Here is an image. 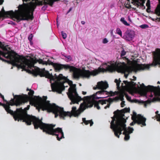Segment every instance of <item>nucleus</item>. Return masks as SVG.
I'll return each instance as SVG.
<instances>
[{"label": "nucleus", "mask_w": 160, "mask_h": 160, "mask_svg": "<svg viewBox=\"0 0 160 160\" xmlns=\"http://www.w3.org/2000/svg\"><path fill=\"white\" fill-rule=\"evenodd\" d=\"M30 107V105L27 106L24 109L21 108L23 110V119L20 118L19 120L16 121H19V120H22L23 122H25L27 125H30L32 123L35 129H37L38 128L42 130L43 132L47 134L56 136L57 139L60 141L61 139L64 138V133L61 128H57L54 129L55 124H47L43 123L42 122V119H40L38 118L33 116H30L28 115L26 111L28 110Z\"/></svg>", "instance_id": "f257e3e1"}, {"label": "nucleus", "mask_w": 160, "mask_h": 160, "mask_svg": "<svg viewBox=\"0 0 160 160\" xmlns=\"http://www.w3.org/2000/svg\"><path fill=\"white\" fill-rule=\"evenodd\" d=\"M39 98L38 101L32 100L30 101V104L32 106L34 105L39 111L40 109H42L43 111L47 110L48 112H52L54 114L56 118L58 116L63 118L65 116L70 114L69 112H64L63 108L60 107L54 103L51 104L49 101H47V96H44L42 98Z\"/></svg>", "instance_id": "f03ea898"}, {"label": "nucleus", "mask_w": 160, "mask_h": 160, "mask_svg": "<svg viewBox=\"0 0 160 160\" xmlns=\"http://www.w3.org/2000/svg\"><path fill=\"white\" fill-rule=\"evenodd\" d=\"M14 98L12 99L9 102H7L6 104H3L0 102V105L2 106L8 113H9L13 117L15 121L19 120L20 118L23 119V110L21 108H17L15 111L13 112L11 109L10 106L15 105L19 106L24 104L27 102L28 97L27 95L22 96L20 95H15Z\"/></svg>", "instance_id": "7ed1b4c3"}, {"label": "nucleus", "mask_w": 160, "mask_h": 160, "mask_svg": "<svg viewBox=\"0 0 160 160\" xmlns=\"http://www.w3.org/2000/svg\"><path fill=\"white\" fill-rule=\"evenodd\" d=\"M114 122L115 119L113 118L111 122L110 128L112 129L115 135L119 138V135L122 133V132L123 131L122 134L125 135L124 140H128L130 138L129 134L133 132V129L130 127L127 128L125 123L126 120L125 118L118 117L116 123H114Z\"/></svg>", "instance_id": "20e7f679"}, {"label": "nucleus", "mask_w": 160, "mask_h": 160, "mask_svg": "<svg viewBox=\"0 0 160 160\" xmlns=\"http://www.w3.org/2000/svg\"><path fill=\"white\" fill-rule=\"evenodd\" d=\"M28 4H24V5H19L18 7V10L14 12L11 10L6 12L3 8L2 9V14L3 15L10 16L13 20L16 19L18 22L22 20H28L31 17H30L29 12L28 9Z\"/></svg>", "instance_id": "39448f33"}, {"label": "nucleus", "mask_w": 160, "mask_h": 160, "mask_svg": "<svg viewBox=\"0 0 160 160\" xmlns=\"http://www.w3.org/2000/svg\"><path fill=\"white\" fill-rule=\"evenodd\" d=\"M21 58H17L18 60H21L20 63L19 65L18 68H20L25 70H27V68L31 69L32 68H34V65L37 62L40 64L45 65V62L42 59H37L34 58L30 57L29 59H28L22 56H21Z\"/></svg>", "instance_id": "423d86ee"}, {"label": "nucleus", "mask_w": 160, "mask_h": 160, "mask_svg": "<svg viewBox=\"0 0 160 160\" xmlns=\"http://www.w3.org/2000/svg\"><path fill=\"white\" fill-rule=\"evenodd\" d=\"M52 78H49L51 82L52 81L54 82L53 83H51L52 90L53 92H57L61 94L62 91L65 89V88L63 82H61L60 81L64 80V77L61 74H59L58 76H57L55 74L54 76L52 75Z\"/></svg>", "instance_id": "0eeeda50"}, {"label": "nucleus", "mask_w": 160, "mask_h": 160, "mask_svg": "<svg viewBox=\"0 0 160 160\" xmlns=\"http://www.w3.org/2000/svg\"><path fill=\"white\" fill-rule=\"evenodd\" d=\"M94 104V102L92 103L91 102H84L83 103H82L80 104L79 108L78 110H77V108L76 107H73L72 108V110L71 112H69L70 113V114L68 115H67L65 116L64 117H61L59 116L60 118H62L63 120L65 119V118L66 117H71L72 115L74 116V117L78 116L81 112H83L86 108H91L92 107Z\"/></svg>", "instance_id": "6e6552de"}, {"label": "nucleus", "mask_w": 160, "mask_h": 160, "mask_svg": "<svg viewBox=\"0 0 160 160\" xmlns=\"http://www.w3.org/2000/svg\"><path fill=\"white\" fill-rule=\"evenodd\" d=\"M110 65H107L106 69L99 68L98 70V73L101 72H104L106 71L110 72H112L116 71L118 72H124L125 67L122 65L121 63L115 62V63L111 62L110 63Z\"/></svg>", "instance_id": "1a4fd4ad"}, {"label": "nucleus", "mask_w": 160, "mask_h": 160, "mask_svg": "<svg viewBox=\"0 0 160 160\" xmlns=\"http://www.w3.org/2000/svg\"><path fill=\"white\" fill-rule=\"evenodd\" d=\"M67 94L68 98L73 103H78L79 102L83 100L81 97L78 95L75 87H70Z\"/></svg>", "instance_id": "9d476101"}, {"label": "nucleus", "mask_w": 160, "mask_h": 160, "mask_svg": "<svg viewBox=\"0 0 160 160\" xmlns=\"http://www.w3.org/2000/svg\"><path fill=\"white\" fill-rule=\"evenodd\" d=\"M108 87V83L106 82H103L102 81L98 82L97 88L101 90L96 92V94H104L105 93L107 95L109 94L111 96H114V93L112 91L109 92L105 90Z\"/></svg>", "instance_id": "9b49d317"}, {"label": "nucleus", "mask_w": 160, "mask_h": 160, "mask_svg": "<svg viewBox=\"0 0 160 160\" xmlns=\"http://www.w3.org/2000/svg\"><path fill=\"white\" fill-rule=\"evenodd\" d=\"M32 1L34 0H32ZM35 2H31L28 3H23L22 5H24V4H28V9L29 12V15L31 18L28 19V20H32L34 18L33 16V12L35 9L36 8L37 5H42L43 4V2L42 1H38V0H35Z\"/></svg>", "instance_id": "f8f14e48"}, {"label": "nucleus", "mask_w": 160, "mask_h": 160, "mask_svg": "<svg viewBox=\"0 0 160 160\" xmlns=\"http://www.w3.org/2000/svg\"><path fill=\"white\" fill-rule=\"evenodd\" d=\"M141 90L145 92H153L154 94L160 96V87L159 86L154 87L153 86H145L144 84L142 83L140 85Z\"/></svg>", "instance_id": "ddd939ff"}, {"label": "nucleus", "mask_w": 160, "mask_h": 160, "mask_svg": "<svg viewBox=\"0 0 160 160\" xmlns=\"http://www.w3.org/2000/svg\"><path fill=\"white\" fill-rule=\"evenodd\" d=\"M130 111V109L129 108H125L121 110H117L116 111H114L113 112V114H114V116L112 118V121H113V119L114 118L115 123H116V122L117 120V117H119L120 118H124L123 117L124 116V113L129 112Z\"/></svg>", "instance_id": "4468645a"}, {"label": "nucleus", "mask_w": 160, "mask_h": 160, "mask_svg": "<svg viewBox=\"0 0 160 160\" xmlns=\"http://www.w3.org/2000/svg\"><path fill=\"white\" fill-rule=\"evenodd\" d=\"M119 99V98L118 96H117L115 97V98L112 99V98H109L108 99L106 100H99L98 101H94V104L95 107H96L99 110L100 109V108L99 105V104H101L103 105L104 104H106L107 102H112L114 100L117 101Z\"/></svg>", "instance_id": "2eb2a0df"}, {"label": "nucleus", "mask_w": 160, "mask_h": 160, "mask_svg": "<svg viewBox=\"0 0 160 160\" xmlns=\"http://www.w3.org/2000/svg\"><path fill=\"white\" fill-rule=\"evenodd\" d=\"M152 53L153 61L151 65L155 66L158 64L160 65V48H156L155 51L152 52Z\"/></svg>", "instance_id": "dca6fc26"}, {"label": "nucleus", "mask_w": 160, "mask_h": 160, "mask_svg": "<svg viewBox=\"0 0 160 160\" xmlns=\"http://www.w3.org/2000/svg\"><path fill=\"white\" fill-rule=\"evenodd\" d=\"M132 120L133 121L130 124L131 126L133 125L135 123H137L138 125L141 124V126L142 127L146 126L145 122L146 119L140 114H138V119H135Z\"/></svg>", "instance_id": "f3484780"}, {"label": "nucleus", "mask_w": 160, "mask_h": 160, "mask_svg": "<svg viewBox=\"0 0 160 160\" xmlns=\"http://www.w3.org/2000/svg\"><path fill=\"white\" fill-rule=\"evenodd\" d=\"M98 74V71L95 69L92 72L89 70H83L81 71V77L82 78H89L91 75L95 76Z\"/></svg>", "instance_id": "a211bd4d"}, {"label": "nucleus", "mask_w": 160, "mask_h": 160, "mask_svg": "<svg viewBox=\"0 0 160 160\" xmlns=\"http://www.w3.org/2000/svg\"><path fill=\"white\" fill-rule=\"evenodd\" d=\"M69 69L70 72H73L72 76L74 78L78 79L81 77V69L73 66L69 65Z\"/></svg>", "instance_id": "6ab92c4d"}, {"label": "nucleus", "mask_w": 160, "mask_h": 160, "mask_svg": "<svg viewBox=\"0 0 160 160\" xmlns=\"http://www.w3.org/2000/svg\"><path fill=\"white\" fill-rule=\"evenodd\" d=\"M35 74L36 76L37 75H39L41 77H45L46 78H52V73L50 74L48 71H46L44 68L42 70H41L39 69L36 71H35Z\"/></svg>", "instance_id": "aec40b11"}, {"label": "nucleus", "mask_w": 160, "mask_h": 160, "mask_svg": "<svg viewBox=\"0 0 160 160\" xmlns=\"http://www.w3.org/2000/svg\"><path fill=\"white\" fill-rule=\"evenodd\" d=\"M150 68V65L148 64H142L137 63L133 67V71L136 72L139 70H144L145 69H148Z\"/></svg>", "instance_id": "412c9836"}, {"label": "nucleus", "mask_w": 160, "mask_h": 160, "mask_svg": "<svg viewBox=\"0 0 160 160\" xmlns=\"http://www.w3.org/2000/svg\"><path fill=\"white\" fill-rule=\"evenodd\" d=\"M69 65L68 64H62L59 63H55L53 66L55 71L56 72L59 71L62 69L65 70H68L69 69Z\"/></svg>", "instance_id": "4be33fe9"}, {"label": "nucleus", "mask_w": 160, "mask_h": 160, "mask_svg": "<svg viewBox=\"0 0 160 160\" xmlns=\"http://www.w3.org/2000/svg\"><path fill=\"white\" fill-rule=\"evenodd\" d=\"M125 34L124 36L125 38L128 41L132 40L134 37V33L133 31H127L125 32Z\"/></svg>", "instance_id": "5701e85b"}, {"label": "nucleus", "mask_w": 160, "mask_h": 160, "mask_svg": "<svg viewBox=\"0 0 160 160\" xmlns=\"http://www.w3.org/2000/svg\"><path fill=\"white\" fill-rule=\"evenodd\" d=\"M159 4L158 5L154 11V13L158 16H160V0H158Z\"/></svg>", "instance_id": "b1692460"}, {"label": "nucleus", "mask_w": 160, "mask_h": 160, "mask_svg": "<svg viewBox=\"0 0 160 160\" xmlns=\"http://www.w3.org/2000/svg\"><path fill=\"white\" fill-rule=\"evenodd\" d=\"M82 121H83V122L86 125H87L90 123V126H91L93 124V122L92 120H86L85 118H82Z\"/></svg>", "instance_id": "393cba45"}, {"label": "nucleus", "mask_w": 160, "mask_h": 160, "mask_svg": "<svg viewBox=\"0 0 160 160\" xmlns=\"http://www.w3.org/2000/svg\"><path fill=\"white\" fill-rule=\"evenodd\" d=\"M135 101L136 102H138L139 103L144 104L145 107H146L147 104H148L151 102V101L149 100H148L145 101H139L136 100H135Z\"/></svg>", "instance_id": "a878e982"}, {"label": "nucleus", "mask_w": 160, "mask_h": 160, "mask_svg": "<svg viewBox=\"0 0 160 160\" xmlns=\"http://www.w3.org/2000/svg\"><path fill=\"white\" fill-rule=\"evenodd\" d=\"M34 94V91L30 89V91L28 92V93L29 96H28V95H26V94H23V95H21L22 96H24L25 95H27L28 96V100L27 102L30 99V98H32V97Z\"/></svg>", "instance_id": "bb28decb"}, {"label": "nucleus", "mask_w": 160, "mask_h": 160, "mask_svg": "<svg viewBox=\"0 0 160 160\" xmlns=\"http://www.w3.org/2000/svg\"><path fill=\"white\" fill-rule=\"evenodd\" d=\"M123 82L124 84L128 86H136V83L133 82L132 81L131 82H129L127 81H124Z\"/></svg>", "instance_id": "cd10ccee"}, {"label": "nucleus", "mask_w": 160, "mask_h": 160, "mask_svg": "<svg viewBox=\"0 0 160 160\" xmlns=\"http://www.w3.org/2000/svg\"><path fill=\"white\" fill-rule=\"evenodd\" d=\"M126 93L124 92H121L119 94L118 97L119 98V99L121 101H123L124 100V97Z\"/></svg>", "instance_id": "c85d7f7f"}, {"label": "nucleus", "mask_w": 160, "mask_h": 160, "mask_svg": "<svg viewBox=\"0 0 160 160\" xmlns=\"http://www.w3.org/2000/svg\"><path fill=\"white\" fill-rule=\"evenodd\" d=\"M58 1H59V0H47V2H48L49 5L51 7H52L54 2Z\"/></svg>", "instance_id": "c756f323"}, {"label": "nucleus", "mask_w": 160, "mask_h": 160, "mask_svg": "<svg viewBox=\"0 0 160 160\" xmlns=\"http://www.w3.org/2000/svg\"><path fill=\"white\" fill-rule=\"evenodd\" d=\"M45 63L46 64H45V65H51L53 67L55 64V63H53V62H51L49 59H48V60L47 62L45 61Z\"/></svg>", "instance_id": "7c9ffc66"}, {"label": "nucleus", "mask_w": 160, "mask_h": 160, "mask_svg": "<svg viewBox=\"0 0 160 160\" xmlns=\"http://www.w3.org/2000/svg\"><path fill=\"white\" fill-rule=\"evenodd\" d=\"M138 115H137V113L135 112H133V115L132 117V119H138Z\"/></svg>", "instance_id": "2f4dec72"}, {"label": "nucleus", "mask_w": 160, "mask_h": 160, "mask_svg": "<svg viewBox=\"0 0 160 160\" xmlns=\"http://www.w3.org/2000/svg\"><path fill=\"white\" fill-rule=\"evenodd\" d=\"M64 57L66 58V61L67 62H68L72 60V58L70 56H64Z\"/></svg>", "instance_id": "473e14b6"}, {"label": "nucleus", "mask_w": 160, "mask_h": 160, "mask_svg": "<svg viewBox=\"0 0 160 160\" xmlns=\"http://www.w3.org/2000/svg\"><path fill=\"white\" fill-rule=\"evenodd\" d=\"M116 32L117 34L120 35L121 36H122V32L120 28H117Z\"/></svg>", "instance_id": "72a5a7b5"}, {"label": "nucleus", "mask_w": 160, "mask_h": 160, "mask_svg": "<svg viewBox=\"0 0 160 160\" xmlns=\"http://www.w3.org/2000/svg\"><path fill=\"white\" fill-rule=\"evenodd\" d=\"M61 33L62 38L64 39H65L67 36L66 34L63 31L61 32Z\"/></svg>", "instance_id": "f704fd0d"}, {"label": "nucleus", "mask_w": 160, "mask_h": 160, "mask_svg": "<svg viewBox=\"0 0 160 160\" xmlns=\"http://www.w3.org/2000/svg\"><path fill=\"white\" fill-rule=\"evenodd\" d=\"M140 27L142 28H146L148 27V26L146 24H142L140 26Z\"/></svg>", "instance_id": "c9c22d12"}, {"label": "nucleus", "mask_w": 160, "mask_h": 160, "mask_svg": "<svg viewBox=\"0 0 160 160\" xmlns=\"http://www.w3.org/2000/svg\"><path fill=\"white\" fill-rule=\"evenodd\" d=\"M140 2H139V0H136V1L133 3V4H136V5L137 6V7H138L140 5Z\"/></svg>", "instance_id": "e433bc0d"}, {"label": "nucleus", "mask_w": 160, "mask_h": 160, "mask_svg": "<svg viewBox=\"0 0 160 160\" xmlns=\"http://www.w3.org/2000/svg\"><path fill=\"white\" fill-rule=\"evenodd\" d=\"M33 35L32 34H31L28 37V39L30 41V42H31V41L32 39V38L33 37Z\"/></svg>", "instance_id": "4c0bfd02"}, {"label": "nucleus", "mask_w": 160, "mask_h": 160, "mask_svg": "<svg viewBox=\"0 0 160 160\" xmlns=\"http://www.w3.org/2000/svg\"><path fill=\"white\" fill-rule=\"evenodd\" d=\"M126 52L124 50V49H123L121 52V56H125L126 55Z\"/></svg>", "instance_id": "58836bf2"}, {"label": "nucleus", "mask_w": 160, "mask_h": 160, "mask_svg": "<svg viewBox=\"0 0 160 160\" xmlns=\"http://www.w3.org/2000/svg\"><path fill=\"white\" fill-rule=\"evenodd\" d=\"M125 96L127 98V99L128 100L130 101L131 100V98L129 96H128V94H127L126 93Z\"/></svg>", "instance_id": "ea45409f"}, {"label": "nucleus", "mask_w": 160, "mask_h": 160, "mask_svg": "<svg viewBox=\"0 0 160 160\" xmlns=\"http://www.w3.org/2000/svg\"><path fill=\"white\" fill-rule=\"evenodd\" d=\"M146 5L147 7H150V0H148Z\"/></svg>", "instance_id": "a19ab883"}, {"label": "nucleus", "mask_w": 160, "mask_h": 160, "mask_svg": "<svg viewBox=\"0 0 160 160\" xmlns=\"http://www.w3.org/2000/svg\"><path fill=\"white\" fill-rule=\"evenodd\" d=\"M122 101V102L121 103V107H123L125 105V102L123 100Z\"/></svg>", "instance_id": "79ce46f5"}, {"label": "nucleus", "mask_w": 160, "mask_h": 160, "mask_svg": "<svg viewBox=\"0 0 160 160\" xmlns=\"http://www.w3.org/2000/svg\"><path fill=\"white\" fill-rule=\"evenodd\" d=\"M123 23L127 26H129L130 25V24L129 23H128L125 20V21H124V22H123Z\"/></svg>", "instance_id": "37998d69"}, {"label": "nucleus", "mask_w": 160, "mask_h": 160, "mask_svg": "<svg viewBox=\"0 0 160 160\" xmlns=\"http://www.w3.org/2000/svg\"><path fill=\"white\" fill-rule=\"evenodd\" d=\"M157 118L158 119V121H160V114H158L156 115Z\"/></svg>", "instance_id": "c03bdc74"}, {"label": "nucleus", "mask_w": 160, "mask_h": 160, "mask_svg": "<svg viewBox=\"0 0 160 160\" xmlns=\"http://www.w3.org/2000/svg\"><path fill=\"white\" fill-rule=\"evenodd\" d=\"M108 42V41L106 38H105L103 39V43H106Z\"/></svg>", "instance_id": "a18cd8bd"}, {"label": "nucleus", "mask_w": 160, "mask_h": 160, "mask_svg": "<svg viewBox=\"0 0 160 160\" xmlns=\"http://www.w3.org/2000/svg\"><path fill=\"white\" fill-rule=\"evenodd\" d=\"M125 7H126V8H128V9H130L132 8L131 5H130L129 4H126Z\"/></svg>", "instance_id": "49530a36"}, {"label": "nucleus", "mask_w": 160, "mask_h": 160, "mask_svg": "<svg viewBox=\"0 0 160 160\" xmlns=\"http://www.w3.org/2000/svg\"><path fill=\"white\" fill-rule=\"evenodd\" d=\"M153 100L154 101H160V98L158 97L157 98H153Z\"/></svg>", "instance_id": "de8ad7c7"}, {"label": "nucleus", "mask_w": 160, "mask_h": 160, "mask_svg": "<svg viewBox=\"0 0 160 160\" xmlns=\"http://www.w3.org/2000/svg\"><path fill=\"white\" fill-rule=\"evenodd\" d=\"M110 102H109L108 103L106 106L104 108L106 109L107 108H109L110 107Z\"/></svg>", "instance_id": "09e8293b"}, {"label": "nucleus", "mask_w": 160, "mask_h": 160, "mask_svg": "<svg viewBox=\"0 0 160 160\" xmlns=\"http://www.w3.org/2000/svg\"><path fill=\"white\" fill-rule=\"evenodd\" d=\"M121 82V81L119 80V82H118L116 83V85L117 86V88H120V82Z\"/></svg>", "instance_id": "8fccbe9b"}, {"label": "nucleus", "mask_w": 160, "mask_h": 160, "mask_svg": "<svg viewBox=\"0 0 160 160\" xmlns=\"http://www.w3.org/2000/svg\"><path fill=\"white\" fill-rule=\"evenodd\" d=\"M150 7H147V8L146 10V11L148 12H150Z\"/></svg>", "instance_id": "3c124183"}, {"label": "nucleus", "mask_w": 160, "mask_h": 160, "mask_svg": "<svg viewBox=\"0 0 160 160\" xmlns=\"http://www.w3.org/2000/svg\"><path fill=\"white\" fill-rule=\"evenodd\" d=\"M120 21L121 22H122V23L124 22V21H125V19L124 18H121Z\"/></svg>", "instance_id": "603ef678"}, {"label": "nucleus", "mask_w": 160, "mask_h": 160, "mask_svg": "<svg viewBox=\"0 0 160 160\" xmlns=\"http://www.w3.org/2000/svg\"><path fill=\"white\" fill-rule=\"evenodd\" d=\"M105 97H96L95 98L96 99H99V98H105Z\"/></svg>", "instance_id": "864d4df0"}, {"label": "nucleus", "mask_w": 160, "mask_h": 160, "mask_svg": "<svg viewBox=\"0 0 160 160\" xmlns=\"http://www.w3.org/2000/svg\"><path fill=\"white\" fill-rule=\"evenodd\" d=\"M1 97L2 98V99H3V100L4 101H6V102H7V101L6 100H5L4 99V96L2 95Z\"/></svg>", "instance_id": "5fc2aeb1"}, {"label": "nucleus", "mask_w": 160, "mask_h": 160, "mask_svg": "<svg viewBox=\"0 0 160 160\" xmlns=\"http://www.w3.org/2000/svg\"><path fill=\"white\" fill-rule=\"evenodd\" d=\"M1 97L2 98V99H3V100L4 101H6V102H7V101L6 100H5L4 99V96L2 95Z\"/></svg>", "instance_id": "6e6d98bb"}, {"label": "nucleus", "mask_w": 160, "mask_h": 160, "mask_svg": "<svg viewBox=\"0 0 160 160\" xmlns=\"http://www.w3.org/2000/svg\"><path fill=\"white\" fill-rule=\"evenodd\" d=\"M43 4H44L45 5H46L48 4V2H46L45 1L43 2Z\"/></svg>", "instance_id": "4d7b16f0"}, {"label": "nucleus", "mask_w": 160, "mask_h": 160, "mask_svg": "<svg viewBox=\"0 0 160 160\" xmlns=\"http://www.w3.org/2000/svg\"><path fill=\"white\" fill-rule=\"evenodd\" d=\"M4 2L3 0H0V5H1L2 4L3 2Z\"/></svg>", "instance_id": "13d9d810"}, {"label": "nucleus", "mask_w": 160, "mask_h": 160, "mask_svg": "<svg viewBox=\"0 0 160 160\" xmlns=\"http://www.w3.org/2000/svg\"><path fill=\"white\" fill-rule=\"evenodd\" d=\"M114 82L115 83H117L118 82H119V80H118L117 79H115Z\"/></svg>", "instance_id": "bf43d9fd"}, {"label": "nucleus", "mask_w": 160, "mask_h": 160, "mask_svg": "<svg viewBox=\"0 0 160 160\" xmlns=\"http://www.w3.org/2000/svg\"><path fill=\"white\" fill-rule=\"evenodd\" d=\"M47 8V6H43L42 8V9H46V8Z\"/></svg>", "instance_id": "052dcab7"}, {"label": "nucleus", "mask_w": 160, "mask_h": 160, "mask_svg": "<svg viewBox=\"0 0 160 160\" xmlns=\"http://www.w3.org/2000/svg\"><path fill=\"white\" fill-rule=\"evenodd\" d=\"M140 5L141 6L144 7V8H145V7L144 6V4L142 3H140Z\"/></svg>", "instance_id": "680f3d73"}, {"label": "nucleus", "mask_w": 160, "mask_h": 160, "mask_svg": "<svg viewBox=\"0 0 160 160\" xmlns=\"http://www.w3.org/2000/svg\"><path fill=\"white\" fill-rule=\"evenodd\" d=\"M3 46L1 42H0V48H2V47Z\"/></svg>", "instance_id": "e2e57ef3"}, {"label": "nucleus", "mask_w": 160, "mask_h": 160, "mask_svg": "<svg viewBox=\"0 0 160 160\" xmlns=\"http://www.w3.org/2000/svg\"><path fill=\"white\" fill-rule=\"evenodd\" d=\"M86 93H87V92H84V91L82 92V94L84 95L86 94Z\"/></svg>", "instance_id": "0e129e2a"}, {"label": "nucleus", "mask_w": 160, "mask_h": 160, "mask_svg": "<svg viewBox=\"0 0 160 160\" xmlns=\"http://www.w3.org/2000/svg\"><path fill=\"white\" fill-rule=\"evenodd\" d=\"M81 23H82V24L83 25H84L85 23V22L84 21H82Z\"/></svg>", "instance_id": "69168bd1"}, {"label": "nucleus", "mask_w": 160, "mask_h": 160, "mask_svg": "<svg viewBox=\"0 0 160 160\" xmlns=\"http://www.w3.org/2000/svg\"><path fill=\"white\" fill-rule=\"evenodd\" d=\"M133 80H135L136 79V78L134 76H133Z\"/></svg>", "instance_id": "338daca9"}, {"label": "nucleus", "mask_w": 160, "mask_h": 160, "mask_svg": "<svg viewBox=\"0 0 160 160\" xmlns=\"http://www.w3.org/2000/svg\"><path fill=\"white\" fill-rule=\"evenodd\" d=\"M145 0L144 1H141L142 2L141 3L144 4V3H145Z\"/></svg>", "instance_id": "774afa93"}]
</instances>
